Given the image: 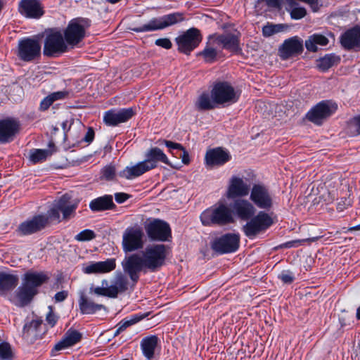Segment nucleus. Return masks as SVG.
<instances>
[{"label":"nucleus","mask_w":360,"mask_h":360,"mask_svg":"<svg viewBox=\"0 0 360 360\" xmlns=\"http://www.w3.org/2000/svg\"><path fill=\"white\" fill-rule=\"evenodd\" d=\"M82 335L77 330H69L66 332L64 338L54 346L53 352H58L61 349L71 347L80 341Z\"/></svg>","instance_id":"c85d7f7f"},{"label":"nucleus","mask_w":360,"mask_h":360,"mask_svg":"<svg viewBox=\"0 0 360 360\" xmlns=\"http://www.w3.org/2000/svg\"><path fill=\"white\" fill-rule=\"evenodd\" d=\"M182 153L179 155V158L181 159L182 162L184 165H188L190 163V157L188 153L184 148V150H181Z\"/></svg>","instance_id":"e2e57ef3"},{"label":"nucleus","mask_w":360,"mask_h":360,"mask_svg":"<svg viewBox=\"0 0 360 360\" xmlns=\"http://www.w3.org/2000/svg\"><path fill=\"white\" fill-rule=\"evenodd\" d=\"M217 45L210 35L205 49L199 52L198 55L202 56L205 62L212 63L217 60L219 55V51L217 50Z\"/></svg>","instance_id":"c756f323"},{"label":"nucleus","mask_w":360,"mask_h":360,"mask_svg":"<svg viewBox=\"0 0 360 360\" xmlns=\"http://www.w3.org/2000/svg\"><path fill=\"white\" fill-rule=\"evenodd\" d=\"M283 25H267L263 27L262 33L264 37H271L276 33H278L283 30Z\"/></svg>","instance_id":"49530a36"},{"label":"nucleus","mask_w":360,"mask_h":360,"mask_svg":"<svg viewBox=\"0 0 360 360\" xmlns=\"http://www.w3.org/2000/svg\"><path fill=\"white\" fill-rule=\"evenodd\" d=\"M94 292L97 295H102L112 298L110 289L109 287H96L93 290Z\"/></svg>","instance_id":"4d7b16f0"},{"label":"nucleus","mask_w":360,"mask_h":360,"mask_svg":"<svg viewBox=\"0 0 360 360\" xmlns=\"http://www.w3.org/2000/svg\"><path fill=\"white\" fill-rule=\"evenodd\" d=\"M20 130V122L14 118L0 120V143L12 141Z\"/></svg>","instance_id":"aec40b11"},{"label":"nucleus","mask_w":360,"mask_h":360,"mask_svg":"<svg viewBox=\"0 0 360 360\" xmlns=\"http://www.w3.org/2000/svg\"><path fill=\"white\" fill-rule=\"evenodd\" d=\"M167 248L163 244L148 246L142 252V256L134 254L126 258L122 263L123 269L135 284L139 279L142 270L151 272L158 271L165 263Z\"/></svg>","instance_id":"f257e3e1"},{"label":"nucleus","mask_w":360,"mask_h":360,"mask_svg":"<svg viewBox=\"0 0 360 360\" xmlns=\"http://www.w3.org/2000/svg\"><path fill=\"white\" fill-rule=\"evenodd\" d=\"M158 344V338L155 335L146 337L141 342L142 352L148 360H153L155 350Z\"/></svg>","instance_id":"7c9ffc66"},{"label":"nucleus","mask_w":360,"mask_h":360,"mask_svg":"<svg viewBox=\"0 0 360 360\" xmlns=\"http://www.w3.org/2000/svg\"><path fill=\"white\" fill-rule=\"evenodd\" d=\"M286 10L290 13V17L295 20H299L307 15V11L304 7L299 6L298 2L294 6L286 5Z\"/></svg>","instance_id":"a19ab883"},{"label":"nucleus","mask_w":360,"mask_h":360,"mask_svg":"<svg viewBox=\"0 0 360 360\" xmlns=\"http://www.w3.org/2000/svg\"><path fill=\"white\" fill-rule=\"evenodd\" d=\"M47 223V217L44 215L34 216L31 219L21 223L17 231L21 236L30 235L45 228Z\"/></svg>","instance_id":"412c9836"},{"label":"nucleus","mask_w":360,"mask_h":360,"mask_svg":"<svg viewBox=\"0 0 360 360\" xmlns=\"http://www.w3.org/2000/svg\"><path fill=\"white\" fill-rule=\"evenodd\" d=\"M356 319L360 320V307L356 310Z\"/></svg>","instance_id":"774afa93"},{"label":"nucleus","mask_w":360,"mask_h":360,"mask_svg":"<svg viewBox=\"0 0 360 360\" xmlns=\"http://www.w3.org/2000/svg\"><path fill=\"white\" fill-rule=\"evenodd\" d=\"M79 307L82 314H91L101 309L106 310V307L103 304H96L89 300L84 295H82L79 300Z\"/></svg>","instance_id":"72a5a7b5"},{"label":"nucleus","mask_w":360,"mask_h":360,"mask_svg":"<svg viewBox=\"0 0 360 360\" xmlns=\"http://www.w3.org/2000/svg\"><path fill=\"white\" fill-rule=\"evenodd\" d=\"M320 236H316V237H311L304 239H300V240H293L288 242H286L281 245V248H297L300 245H303L304 243H312L316 241L318 239H319Z\"/></svg>","instance_id":"c03bdc74"},{"label":"nucleus","mask_w":360,"mask_h":360,"mask_svg":"<svg viewBox=\"0 0 360 360\" xmlns=\"http://www.w3.org/2000/svg\"><path fill=\"white\" fill-rule=\"evenodd\" d=\"M140 318H133L130 320H122L117 325V330L115 333V336L118 335L120 333L124 331L129 326L137 323L139 321H140Z\"/></svg>","instance_id":"de8ad7c7"},{"label":"nucleus","mask_w":360,"mask_h":360,"mask_svg":"<svg viewBox=\"0 0 360 360\" xmlns=\"http://www.w3.org/2000/svg\"><path fill=\"white\" fill-rule=\"evenodd\" d=\"M240 236L236 233H226L213 242L212 248L220 254L236 252L239 248Z\"/></svg>","instance_id":"dca6fc26"},{"label":"nucleus","mask_w":360,"mask_h":360,"mask_svg":"<svg viewBox=\"0 0 360 360\" xmlns=\"http://www.w3.org/2000/svg\"><path fill=\"white\" fill-rule=\"evenodd\" d=\"M77 206L78 201L72 200L68 194H65L54 201L52 207L48 212L49 217L52 220H59L60 212H62L63 219L68 220L75 217Z\"/></svg>","instance_id":"423d86ee"},{"label":"nucleus","mask_w":360,"mask_h":360,"mask_svg":"<svg viewBox=\"0 0 360 360\" xmlns=\"http://www.w3.org/2000/svg\"><path fill=\"white\" fill-rule=\"evenodd\" d=\"M303 50L302 39L295 36L283 41L278 49V53L283 60H287L301 54Z\"/></svg>","instance_id":"6ab92c4d"},{"label":"nucleus","mask_w":360,"mask_h":360,"mask_svg":"<svg viewBox=\"0 0 360 360\" xmlns=\"http://www.w3.org/2000/svg\"><path fill=\"white\" fill-rule=\"evenodd\" d=\"M250 200L259 209L269 210L273 207V198L269 188L262 184H254L250 190Z\"/></svg>","instance_id":"f8f14e48"},{"label":"nucleus","mask_w":360,"mask_h":360,"mask_svg":"<svg viewBox=\"0 0 360 360\" xmlns=\"http://www.w3.org/2000/svg\"><path fill=\"white\" fill-rule=\"evenodd\" d=\"M232 210L234 214L241 220L248 221L256 213V208L252 202L243 198L234 200Z\"/></svg>","instance_id":"5701e85b"},{"label":"nucleus","mask_w":360,"mask_h":360,"mask_svg":"<svg viewBox=\"0 0 360 360\" xmlns=\"http://www.w3.org/2000/svg\"><path fill=\"white\" fill-rule=\"evenodd\" d=\"M19 278L17 275L0 273V291H9L18 284Z\"/></svg>","instance_id":"4c0bfd02"},{"label":"nucleus","mask_w":360,"mask_h":360,"mask_svg":"<svg viewBox=\"0 0 360 360\" xmlns=\"http://www.w3.org/2000/svg\"><path fill=\"white\" fill-rule=\"evenodd\" d=\"M202 39V36L200 31L195 27H191L177 37L175 41L179 51L189 55L193 50L198 46Z\"/></svg>","instance_id":"1a4fd4ad"},{"label":"nucleus","mask_w":360,"mask_h":360,"mask_svg":"<svg viewBox=\"0 0 360 360\" xmlns=\"http://www.w3.org/2000/svg\"><path fill=\"white\" fill-rule=\"evenodd\" d=\"M340 58L335 54H326L316 60V66L321 71H326L340 63Z\"/></svg>","instance_id":"58836bf2"},{"label":"nucleus","mask_w":360,"mask_h":360,"mask_svg":"<svg viewBox=\"0 0 360 360\" xmlns=\"http://www.w3.org/2000/svg\"><path fill=\"white\" fill-rule=\"evenodd\" d=\"M266 5L271 8H280L281 0H264Z\"/></svg>","instance_id":"0e129e2a"},{"label":"nucleus","mask_w":360,"mask_h":360,"mask_svg":"<svg viewBox=\"0 0 360 360\" xmlns=\"http://www.w3.org/2000/svg\"><path fill=\"white\" fill-rule=\"evenodd\" d=\"M243 226L245 235L249 238H255L260 232L266 231L273 224L270 215L264 211H259L257 215L252 217Z\"/></svg>","instance_id":"0eeeda50"},{"label":"nucleus","mask_w":360,"mask_h":360,"mask_svg":"<svg viewBox=\"0 0 360 360\" xmlns=\"http://www.w3.org/2000/svg\"><path fill=\"white\" fill-rule=\"evenodd\" d=\"M148 236L153 240L166 241L172 237L169 225L160 219H154L146 226Z\"/></svg>","instance_id":"2eb2a0df"},{"label":"nucleus","mask_w":360,"mask_h":360,"mask_svg":"<svg viewBox=\"0 0 360 360\" xmlns=\"http://www.w3.org/2000/svg\"><path fill=\"white\" fill-rule=\"evenodd\" d=\"M49 311L46 314V321L51 326H54L58 321L57 316L53 311V307H49Z\"/></svg>","instance_id":"5fc2aeb1"},{"label":"nucleus","mask_w":360,"mask_h":360,"mask_svg":"<svg viewBox=\"0 0 360 360\" xmlns=\"http://www.w3.org/2000/svg\"><path fill=\"white\" fill-rule=\"evenodd\" d=\"M337 110L335 103L323 101L314 106L306 115V118L315 124L320 125Z\"/></svg>","instance_id":"ddd939ff"},{"label":"nucleus","mask_w":360,"mask_h":360,"mask_svg":"<svg viewBox=\"0 0 360 360\" xmlns=\"http://www.w3.org/2000/svg\"><path fill=\"white\" fill-rule=\"evenodd\" d=\"M286 5L294 6L296 2L301 1L310 6L313 11L319 10V0H285Z\"/></svg>","instance_id":"3c124183"},{"label":"nucleus","mask_w":360,"mask_h":360,"mask_svg":"<svg viewBox=\"0 0 360 360\" xmlns=\"http://www.w3.org/2000/svg\"><path fill=\"white\" fill-rule=\"evenodd\" d=\"M52 153L46 149H34L30 152V159L33 163L44 161Z\"/></svg>","instance_id":"79ce46f5"},{"label":"nucleus","mask_w":360,"mask_h":360,"mask_svg":"<svg viewBox=\"0 0 360 360\" xmlns=\"http://www.w3.org/2000/svg\"><path fill=\"white\" fill-rule=\"evenodd\" d=\"M42 320L34 319L27 323L23 327V333L27 335H33L34 336L38 335V331L41 326Z\"/></svg>","instance_id":"37998d69"},{"label":"nucleus","mask_w":360,"mask_h":360,"mask_svg":"<svg viewBox=\"0 0 360 360\" xmlns=\"http://www.w3.org/2000/svg\"><path fill=\"white\" fill-rule=\"evenodd\" d=\"M19 12L28 18H40L44 13L39 0H21L19 3Z\"/></svg>","instance_id":"b1692460"},{"label":"nucleus","mask_w":360,"mask_h":360,"mask_svg":"<svg viewBox=\"0 0 360 360\" xmlns=\"http://www.w3.org/2000/svg\"><path fill=\"white\" fill-rule=\"evenodd\" d=\"M143 232L140 228H128L122 236V248L125 252L141 249L143 246Z\"/></svg>","instance_id":"4468645a"},{"label":"nucleus","mask_w":360,"mask_h":360,"mask_svg":"<svg viewBox=\"0 0 360 360\" xmlns=\"http://www.w3.org/2000/svg\"><path fill=\"white\" fill-rule=\"evenodd\" d=\"M341 44L347 49L360 48V27L346 31L341 37Z\"/></svg>","instance_id":"cd10ccee"},{"label":"nucleus","mask_w":360,"mask_h":360,"mask_svg":"<svg viewBox=\"0 0 360 360\" xmlns=\"http://www.w3.org/2000/svg\"><path fill=\"white\" fill-rule=\"evenodd\" d=\"M184 20L183 13L175 12L160 17L153 18L144 25L132 28V30L136 32H148L161 30L181 22Z\"/></svg>","instance_id":"7ed1b4c3"},{"label":"nucleus","mask_w":360,"mask_h":360,"mask_svg":"<svg viewBox=\"0 0 360 360\" xmlns=\"http://www.w3.org/2000/svg\"><path fill=\"white\" fill-rule=\"evenodd\" d=\"M115 267V259L111 258L105 261L91 262L84 266L82 271L86 274H105L112 271Z\"/></svg>","instance_id":"bb28decb"},{"label":"nucleus","mask_w":360,"mask_h":360,"mask_svg":"<svg viewBox=\"0 0 360 360\" xmlns=\"http://www.w3.org/2000/svg\"><path fill=\"white\" fill-rule=\"evenodd\" d=\"M231 158L229 152L221 148L210 150L205 155L206 164L210 167L221 166L229 162Z\"/></svg>","instance_id":"a878e982"},{"label":"nucleus","mask_w":360,"mask_h":360,"mask_svg":"<svg viewBox=\"0 0 360 360\" xmlns=\"http://www.w3.org/2000/svg\"><path fill=\"white\" fill-rule=\"evenodd\" d=\"M162 162L173 167L166 154L158 147H151L145 153V160L132 165L125 167L120 176L127 179L139 177L146 172L155 169L158 163Z\"/></svg>","instance_id":"f03ea898"},{"label":"nucleus","mask_w":360,"mask_h":360,"mask_svg":"<svg viewBox=\"0 0 360 360\" xmlns=\"http://www.w3.org/2000/svg\"><path fill=\"white\" fill-rule=\"evenodd\" d=\"M48 280V277L43 273L27 272L24 276L22 283L34 290L41 286Z\"/></svg>","instance_id":"473e14b6"},{"label":"nucleus","mask_w":360,"mask_h":360,"mask_svg":"<svg viewBox=\"0 0 360 360\" xmlns=\"http://www.w3.org/2000/svg\"><path fill=\"white\" fill-rule=\"evenodd\" d=\"M329 42L328 39L321 34H314L310 35L305 41V47L307 51L311 52H316L318 51L317 46H326Z\"/></svg>","instance_id":"c9c22d12"},{"label":"nucleus","mask_w":360,"mask_h":360,"mask_svg":"<svg viewBox=\"0 0 360 360\" xmlns=\"http://www.w3.org/2000/svg\"><path fill=\"white\" fill-rule=\"evenodd\" d=\"M344 209H345L344 205L342 204L340 202H338V204L337 205V210L340 212H342V211H343Z\"/></svg>","instance_id":"69168bd1"},{"label":"nucleus","mask_w":360,"mask_h":360,"mask_svg":"<svg viewBox=\"0 0 360 360\" xmlns=\"http://www.w3.org/2000/svg\"><path fill=\"white\" fill-rule=\"evenodd\" d=\"M347 131L351 136L360 134V115L354 117L349 122Z\"/></svg>","instance_id":"a18cd8bd"},{"label":"nucleus","mask_w":360,"mask_h":360,"mask_svg":"<svg viewBox=\"0 0 360 360\" xmlns=\"http://www.w3.org/2000/svg\"><path fill=\"white\" fill-rule=\"evenodd\" d=\"M89 26L87 20L81 18L72 20L64 31V37L68 44L75 46L84 37L86 29Z\"/></svg>","instance_id":"9b49d317"},{"label":"nucleus","mask_w":360,"mask_h":360,"mask_svg":"<svg viewBox=\"0 0 360 360\" xmlns=\"http://www.w3.org/2000/svg\"><path fill=\"white\" fill-rule=\"evenodd\" d=\"M68 95L66 91L53 92L45 97L40 103L39 109L42 111L46 110L54 101L65 98Z\"/></svg>","instance_id":"ea45409f"},{"label":"nucleus","mask_w":360,"mask_h":360,"mask_svg":"<svg viewBox=\"0 0 360 360\" xmlns=\"http://www.w3.org/2000/svg\"><path fill=\"white\" fill-rule=\"evenodd\" d=\"M128 279L127 278L123 275L122 274H117L112 284L109 286L112 298H115L117 297L120 292H123L127 290L128 289Z\"/></svg>","instance_id":"f704fd0d"},{"label":"nucleus","mask_w":360,"mask_h":360,"mask_svg":"<svg viewBox=\"0 0 360 360\" xmlns=\"http://www.w3.org/2000/svg\"><path fill=\"white\" fill-rule=\"evenodd\" d=\"M68 295V293L65 290L58 292L55 295V301L56 302H63L66 299Z\"/></svg>","instance_id":"680f3d73"},{"label":"nucleus","mask_w":360,"mask_h":360,"mask_svg":"<svg viewBox=\"0 0 360 360\" xmlns=\"http://www.w3.org/2000/svg\"><path fill=\"white\" fill-rule=\"evenodd\" d=\"M167 148H169L170 152L174 155V154L172 153V150L176 149V150H184V146L178 143H174L171 141L168 140H162L161 141Z\"/></svg>","instance_id":"13d9d810"},{"label":"nucleus","mask_w":360,"mask_h":360,"mask_svg":"<svg viewBox=\"0 0 360 360\" xmlns=\"http://www.w3.org/2000/svg\"><path fill=\"white\" fill-rule=\"evenodd\" d=\"M155 44L165 49H169L172 46V44L168 38H160L155 40Z\"/></svg>","instance_id":"6e6d98bb"},{"label":"nucleus","mask_w":360,"mask_h":360,"mask_svg":"<svg viewBox=\"0 0 360 360\" xmlns=\"http://www.w3.org/2000/svg\"><path fill=\"white\" fill-rule=\"evenodd\" d=\"M203 225L224 226L234 222L231 210L224 204L205 210L200 215Z\"/></svg>","instance_id":"20e7f679"},{"label":"nucleus","mask_w":360,"mask_h":360,"mask_svg":"<svg viewBox=\"0 0 360 360\" xmlns=\"http://www.w3.org/2000/svg\"><path fill=\"white\" fill-rule=\"evenodd\" d=\"M250 186L243 178L233 176L229 181L226 196L228 198H243L250 191Z\"/></svg>","instance_id":"4be33fe9"},{"label":"nucleus","mask_w":360,"mask_h":360,"mask_svg":"<svg viewBox=\"0 0 360 360\" xmlns=\"http://www.w3.org/2000/svg\"><path fill=\"white\" fill-rule=\"evenodd\" d=\"M41 44L37 39L27 37L18 41L16 56L26 63L34 62L41 57Z\"/></svg>","instance_id":"39448f33"},{"label":"nucleus","mask_w":360,"mask_h":360,"mask_svg":"<svg viewBox=\"0 0 360 360\" xmlns=\"http://www.w3.org/2000/svg\"><path fill=\"white\" fill-rule=\"evenodd\" d=\"M38 293V290H34L22 283L14 295L11 298V301L17 307H23L27 306L32 300L33 297Z\"/></svg>","instance_id":"393cba45"},{"label":"nucleus","mask_w":360,"mask_h":360,"mask_svg":"<svg viewBox=\"0 0 360 360\" xmlns=\"http://www.w3.org/2000/svg\"><path fill=\"white\" fill-rule=\"evenodd\" d=\"M136 108H129L120 110H110L105 112L103 122L108 126H117L126 122L136 115Z\"/></svg>","instance_id":"a211bd4d"},{"label":"nucleus","mask_w":360,"mask_h":360,"mask_svg":"<svg viewBox=\"0 0 360 360\" xmlns=\"http://www.w3.org/2000/svg\"><path fill=\"white\" fill-rule=\"evenodd\" d=\"M112 195H103L97 198L89 203L90 209L94 212H101L111 210L115 207Z\"/></svg>","instance_id":"2f4dec72"},{"label":"nucleus","mask_w":360,"mask_h":360,"mask_svg":"<svg viewBox=\"0 0 360 360\" xmlns=\"http://www.w3.org/2000/svg\"><path fill=\"white\" fill-rule=\"evenodd\" d=\"M103 176L110 181L114 179L115 176V168L112 165H108L102 169Z\"/></svg>","instance_id":"603ef678"},{"label":"nucleus","mask_w":360,"mask_h":360,"mask_svg":"<svg viewBox=\"0 0 360 360\" xmlns=\"http://www.w3.org/2000/svg\"><path fill=\"white\" fill-rule=\"evenodd\" d=\"M217 103L214 99L207 92H204L199 96L195 103V108L198 111H205L212 110L216 108Z\"/></svg>","instance_id":"e433bc0d"},{"label":"nucleus","mask_w":360,"mask_h":360,"mask_svg":"<svg viewBox=\"0 0 360 360\" xmlns=\"http://www.w3.org/2000/svg\"><path fill=\"white\" fill-rule=\"evenodd\" d=\"M349 230V231L360 230V224L357 225L356 226L351 227Z\"/></svg>","instance_id":"338daca9"},{"label":"nucleus","mask_w":360,"mask_h":360,"mask_svg":"<svg viewBox=\"0 0 360 360\" xmlns=\"http://www.w3.org/2000/svg\"><path fill=\"white\" fill-rule=\"evenodd\" d=\"M96 238V233L90 229H85L75 236V239L77 241H89Z\"/></svg>","instance_id":"09e8293b"},{"label":"nucleus","mask_w":360,"mask_h":360,"mask_svg":"<svg viewBox=\"0 0 360 360\" xmlns=\"http://www.w3.org/2000/svg\"><path fill=\"white\" fill-rule=\"evenodd\" d=\"M12 351L11 346L7 342L0 344V359L2 360H8L12 359Z\"/></svg>","instance_id":"8fccbe9b"},{"label":"nucleus","mask_w":360,"mask_h":360,"mask_svg":"<svg viewBox=\"0 0 360 360\" xmlns=\"http://www.w3.org/2000/svg\"><path fill=\"white\" fill-rule=\"evenodd\" d=\"M68 51V44L60 31L51 30L44 41L43 53L48 57H56Z\"/></svg>","instance_id":"6e6552de"},{"label":"nucleus","mask_w":360,"mask_h":360,"mask_svg":"<svg viewBox=\"0 0 360 360\" xmlns=\"http://www.w3.org/2000/svg\"><path fill=\"white\" fill-rule=\"evenodd\" d=\"M94 136L95 133L93 128L89 127L84 137L82 139V141L87 143H90L93 141Z\"/></svg>","instance_id":"bf43d9fd"},{"label":"nucleus","mask_w":360,"mask_h":360,"mask_svg":"<svg viewBox=\"0 0 360 360\" xmlns=\"http://www.w3.org/2000/svg\"><path fill=\"white\" fill-rule=\"evenodd\" d=\"M218 47L231 52H238L240 49V36L238 32L213 34L210 35Z\"/></svg>","instance_id":"f3484780"},{"label":"nucleus","mask_w":360,"mask_h":360,"mask_svg":"<svg viewBox=\"0 0 360 360\" xmlns=\"http://www.w3.org/2000/svg\"><path fill=\"white\" fill-rule=\"evenodd\" d=\"M278 278L284 283L290 284L294 281L293 274L289 271H283L278 275Z\"/></svg>","instance_id":"864d4df0"},{"label":"nucleus","mask_w":360,"mask_h":360,"mask_svg":"<svg viewBox=\"0 0 360 360\" xmlns=\"http://www.w3.org/2000/svg\"><path fill=\"white\" fill-rule=\"evenodd\" d=\"M129 198V195L124 193H117L115 195V198L117 202L122 203Z\"/></svg>","instance_id":"052dcab7"},{"label":"nucleus","mask_w":360,"mask_h":360,"mask_svg":"<svg viewBox=\"0 0 360 360\" xmlns=\"http://www.w3.org/2000/svg\"><path fill=\"white\" fill-rule=\"evenodd\" d=\"M211 95L217 105L223 106L229 105L238 100V95L234 88L225 82L215 84L211 91Z\"/></svg>","instance_id":"9d476101"}]
</instances>
